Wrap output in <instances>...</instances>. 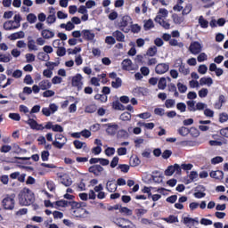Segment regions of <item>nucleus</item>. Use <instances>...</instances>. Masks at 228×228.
Returning a JSON list of instances; mask_svg holds the SVG:
<instances>
[{
  "instance_id": "nucleus-1",
  "label": "nucleus",
  "mask_w": 228,
  "mask_h": 228,
  "mask_svg": "<svg viewBox=\"0 0 228 228\" xmlns=\"http://www.w3.org/2000/svg\"><path fill=\"white\" fill-rule=\"evenodd\" d=\"M35 202V193L28 188H24L19 193V203L20 206H31Z\"/></svg>"
},
{
  "instance_id": "nucleus-2",
  "label": "nucleus",
  "mask_w": 228,
  "mask_h": 228,
  "mask_svg": "<svg viewBox=\"0 0 228 228\" xmlns=\"http://www.w3.org/2000/svg\"><path fill=\"white\" fill-rule=\"evenodd\" d=\"M2 207L6 211H13L15 209V198L13 196H7L2 200Z\"/></svg>"
},
{
  "instance_id": "nucleus-3",
  "label": "nucleus",
  "mask_w": 228,
  "mask_h": 228,
  "mask_svg": "<svg viewBox=\"0 0 228 228\" xmlns=\"http://www.w3.org/2000/svg\"><path fill=\"white\" fill-rule=\"evenodd\" d=\"M71 86L77 88V92H81V90H83V76L77 73L76 76L72 77Z\"/></svg>"
},
{
  "instance_id": "nucleus-4",
  "label": "nucleus",
  "mask_w": 228,
  "mask_h": 228,
  "mask_svg": "<svg viewBox=\"0 0 228 228\" xmlns=\"http://www.w3.org/2000/svg\"><path fill=\"white\" fill-rule=\"evenodd\" d=\"M132 19L129 15H125L122 17L120 22L118 23V28L123 33H129L131 31V28H126L131 22Z\"/></svg>"
},
{
  "instance_id": "nucleus-5",
  "label": "nucleus",
  "mask_w": 228,
  "mask_h": 228,
  "mask_svg": "<svg viewBox=\"0 0 228 228\" xmlns=\"http://www.w3.org/2000/svg\"><path fill=\"white\" fill-rule=\"evenodd\" d=\"M189 51L194 55L200 54L202 53V45L199 41H193L189 46Z\"/></svg>"
},
{
  "instance_id": "nucleus-6",
  "label": "nucleus",
  "mask_w": 228,
  "mask_h": 228,
  "mask_svg": "<svg viewBox=\"0 0 228 228\" xmlns=\"http://www.w3.org/2000/svg\"><path fill=\"white\" fill-rule=\"evenodd\" d=\"M170 69V64L168 62L165 63H159L155 67V72L156 74H159V76L163 74H167V71Z\"/></svg>"
},
{
  "instance_id": "nucleus-7",
  "label": "nucleus",
  "mask_w": 228,
  "mask_h": 228,
  "mask_svg": "<svg viewBox=\"0 0 228 228\" xmlns=\"http://www.w3.org/2000/svg\"><path fill=\"white\" fill-rule=\"evenodd\" d=\"M103 127H107L106 128V133L107 134H109V136H115L117 134V132L118 131V125L117 124H111V123H108V124H104Z\"/></svg>"
},
{
  "instance_id": "nucleus-8",
  "label": "nucleus",
  "mask_w": 228,
  "mask_h": 228,
  "mask_svg": "<svg viewBox=\"0 0 228 228\" xmlns=\"http://www.w3.org/2000/svg\"><path fill=\"white\" fill-rule=\"evenodd\" d=\"M88 172H90V174H94V175L99 176L104 172V167L99 164H94L89 167Z\"/></svg>"
},
{
  "instance_id": "nucleus-9",
  "label": "nucleus",
  "mask_w": 228,
  "mask_h": 228,
  "mask_svg": "<svg viewBox=\"0 0 228 228\" xmlns=\"http://www.w3.org/2000/svg\"><path fill=\"white\" fill-rule=\"evenodd\" d=\"M26 124H28L31 129H36V131H44V129H45V126L38 124V122L33 118H28Z\"/></svg>"
},
{
  "instance_id": "nucleus-10",
  "label": "nucleus",
  "mask_w": 228,
  "mask_h": 228,
  "mask_svg": "<svg viewBox=\"0 0 228 228\" xmlns=\"http://www.w3.org/2000/svg\"><path fill=\"white\" fill-rule=\"evenodd\" d=\"M45 129H52V131H53V133H63V126H61V125H53L52 121H48L45 126Z\"/></svg>"
},
{
  "instance_id": "nucleus-11",
  "label": "nucleus",
  "mask_w": 228,
  "mask_h": 228,
  "mask_svg": "<svg viewBox=\"0 0 228 228\" xmlns=\"http://www.w3.org/2000/svg\"><path fill=\"white\" fill-rule=\"evenodd\" d=\"M116 225L121 228H132L131 225H133V223H131V221H129L128 219L119 218L117 220Z\"/></svg>"
},
{
  "instance_id": "nucleus-12",
  "label": "nucleus",
  "mask_w": 228,
  "mask_h": 228,
  "mask_svg": "<svg viewBox=\"0 0 228 228\" xmlns=\"http://www.w3.org/2000/svg\"><path fill=\"white\" fill-rule=\"evenodd\" d=\"M121 68L122 70H126L128 72H131V70H134V68H133V61L130 59H125L121 62Z\"/></svg>"
},
{
  "instance_id": "nucleus-13",
  "label": "nucleus",
  "mask_w": 228,
  "mask_h": 228,
  "mask_svg": "<svg viewBox=\"0 0 228 228\" xmlns=\"http://www.w3.org/2000/svg\"><path fill=\"white\" fill-rule=\"evenodd\" d=\"M82 37L84 40H87V42H92L94 38H95V34L92 32L90 29L82 30Z\"/></svg>"
},
{
  "instance_id": "nucleus-14",
  "label": "nucleus",
  "mask_w": 228,
  "mask_h": 228,
  "mask_svg": "<svg viewBox=\"0 0 228 228\" xmlns=\"http://www.w3.org/2000/svg\"><path fill=\"white\" fill-rule=\"evenodd\" d=\"M154 20H155V22L159 24V26H162V28H164V29H170V23L168 21L163 20V18H161V16H159V15L156 16Z\"/></svg>"
},
{
  "instance_id": "nucleus-15",
  "label": "nucleus",
  "mask_w": 228,
  "mask_h": 228,
  "mask_svg": "<svg viewBox=\"0 0 228 228\" xmlns=\"http://www.w3.org/2000/svg\"><path fill=\"white\" fill-rule=\"evenodd\" d=\"M176 67H178V72H180V74H183V76H188V74H190V68H186V64L183 63V60H180V62Z\"/></svg>"
},
{
  "instance_id": "nucleus-16",
  "label": "nucleus",
  "mask_w": 228,
  "mask_h": 228,
  "mask_svg": "<svg viewBox=\"0 0 228 228\" xmlns=\"http://www.w3.org/2000/svg\"><path fill=\"white\" fill-rule=\"evenodd\" d=\"M209 175L212 179H216V181H222V179H224V171L222 170L211 171L209 173Z\"/></svg>"
},
{
  "instance_id": "nucleus-17",
  "label": "nucleus",
  "mask_w": 228,
  "mask_h": 228,
  "mask_svg": "<svg viewBox=\"0 0 228 228\" xmlns=\"http://www.w3.org/2000/svg\"><path fill=\"white\" fill-rule=\"evenodd\" d=\"M15 24V21L13 20H7L4 23V29L5 31H13V29H19Z\"/></svg>"
},
{
  "instance_id": "nucleus-18",
  "label": "nucleus",
  "mask_w": 228,
  "mask_h": 228,
  "mask_svg": "<svg viewBox=\"0 0 228 228\" xmlns=\"http://www.w3.org/2000/svg\"><path fill=\"white\" fill-rule=\"evenodd\" d=\"M24 37H26V34L24 33V31L20 30L19 32L11 34L8 37V38L9 40L15 41V40H19V38H24Z\"/></svg>"
},
{
  "instance_id": "nucleus-19",
  "label": "nucleus",
  "mask_w": 228,
  "mask_h": 228,
  "mask_svg": "<svg viewBox=\"0 0 228 228\" xmlns=\"http://www.w3.org/2000/svg\"><path fill=\"white\" fill-rule=\"evenodd\" d=\"M61 183L63 186L69 188V186H72V178L70 176L64 175L61 176Z\"/></svg>"
},
{
  "instance_id": "nucleus-20",
  "label": "nucleus",
  "mask_w": 228,
  "mask_h": 228,
  "mask_svg": "<svg viewBox=\"0 0 228 228\" xmlns=\"http://www.w3.org/2000/svg\"><path fill=\"white\" fill-rule=\"evenodd\" d=\"M112 35L116 38L117 42H125L126 40V36L120 30L114 31Z\"/></svg>"
},
{
  "instance_id": "nucleus-21",
  "label": "nucleus",
  "mask_w": 228,
  "mask_h": 228,
  "mask_svg": "<svg viewBox=\"0 0 228 228\" xmlns=\"http://www.w3.org/2000/svg\"><path fill=\"white\" fill-rule=\"evenodd\" d=\"M53 84L47 79H44L39 82V88H41V90H49V88H51Z\"/></svg>"
},
{
  "instance_id": "nucleus-22",
  "label": "nucleus",
  "mask_w": 228,
  "mask_h": 228,
  "mask_svg": "<svg viewBox=\"0 0 228 228\" xmlns=\"http://www.w3.org/2000/svg\"><path fill=\"white\" fill-rule=\"evenodd\" d=\"M225 102V96L224 94H220L218 97V101L215 103V109L216 110H221L222 106H224V103Z\"/></svg>"
},
{
  "instance_id": "nucleus-23",
  "label": "nucleus",
  "mask_w": 228,
  "mask_h": 228,
  "mask_svg": "<svg viewBox=\"0 0 228 228\" xmlns=\"http://www.w3.org/2000/svg\"><path fill=\"white\" fill-rule=\"evenodd\" d=\"M28 51H38V47L37 46L35 40L31 39V37H28Z\"/></svg>"
},
{
  "instance_id": "nucleus-24",
  "label": "nucleus",
  "mask_w": 228,
  "mask_h": 228,
  "mask_svg": "<svg viewBox=\"0 0 228 228\" xmlns=\"http://www.w3.org/2000/svg\"><path fill=\"white\" fill-rule=\"evenodd\" d=\"M41 36L43 38H45L46 40H49V38H53L54 37V32L51 31L49 29H43L41 32Z\"/></svg>"
},
{
  "instance_id": "nucleus-25",
  "label": "nucleus",
  "mask_w": 228,
  "mask_h": 228,
  "mask_svg": "<svg viewBox=\"0 0 228 228\" xmlns=\"http://www.w3.org/2000/svg\"><path fill=\"white\" fill-rule=\"evenodd\" d=\"M200 85L201 86H204V85H207L208 86H211V85H213V78H211V77H201L200 79Z\"/></svg>"
},
{
  "instance_id": "nucleus-26",
  "label": "nucleus",
  "mask_w": 228,
  "mask_h": 228,
  "mask_svg": "<svg viewBox=\"0 0 228 228\" xmlns=\"http://www.w3.org/2000/svg\"><path fill=\"white\" fill-rule=\"evenodd\" d=\"M162 220L164 222H167V224H175L179 222V219L177 218V216L174 215H170L168 217H163Z\"/></svg>"
},
{
  "instance_id": "nucleus-27",
  "label": "nucleus",
  "mask_w": 228,
  "mask_h": 228,
  "mask_svg": "<svg viewBox=\"0 0 228 228\" xmlns=\"http://www.w3.org/2000/svg\"><path fill=\"white\" fill-rule=\"evenodd\" d=\"M199 24H200V28H202L203 29H207V28H209V21H208V20L204 19V16H200Z\"/></svg>"
},
{
  "instance_id": "nucleus-28",
  "label": "nucleus",
  "mask_w": 228,
  "mask_h": 228,
  "mask_svg": "<svg viewBox=\"0 0 228 228\" xmlns=\"http://www.w3.org/2000/svg\"><path fill=\"white\" fill-rule=\"evenodd\" d=\"M117 138H123L124 140H127V138H129V132H127V130L120 129L118 131Z\"/></svg>"
},
{
  "instance_id": "nucleus-29",
  "label": "nucleus",
  "mask_w": 228,
  "mask_h": 228,
  "mask_svg": "<svg viewBox=\"0 0 228 228\" xmlns=\"http://www.w3.org/2000/svg\"><path fill=\"white\" fill-rule=\"evenodd\" d=\"M144 31H149V29H152V28H154V21L152 20V19H149L144 20Z\"/></svg>"
},
{
  "instance_id": "nucleus-30",
  "label": "nucleus",
  "mask_w": 228,
  "mask_h": 228,
  "mask_svg": "<svg viewBox=\"0 0 228 228\" xmlns=\"http://www.w3.org/2000/svg\"><path fill=\"white\" fill-rule=\"evenodd\" d=\"M177 133L180 134V136H188V134H190V128L186 126H181L177 129Z\"/></svg>"
},
{
  "instance_id": "nucleus-31",
  "label": "nucleus",
  "mask_w": 228,
  "mask_h": 228,
  "mask_svg": "<svg viewBox=\"0 0 228 228\" xmlns=\"http://www.w3.org/2000/svg\"><path fill=\"white\" fill-rule=\"evenodd\" d=\"M158 88L159 90H165V88H167V78L165 77L159 78L158 82Z\"/></svg>"
},
{
  "instance_id": "nucleus-32",
  "label": "nucleus",
  "mask_w": 228,
  "mask_h": 228,
  "mask_svg": "<svg viewBox=\"0 0 228 228\" xmlns=\"http://www.w3.org/2000/svg\"><path fill=\"white\" fill-rule=\"evenodd\" d=\"M142 163V160H140V158L138 156H134L130 158V165L131 167H138Z\"/></svg>"
},
{
  "instance_id": "nucleus-33",
  "label": "nucleus",
  "mask_w": 228,
  "mask_h": 228,
  "mask_svg": "<svg viewBox=\"0 0 228 228\" xmlns=\"http://www.w3.org/2000/svg\"><path fill=\"white\" fill-rule=\"evenodd\" d=\"M147 56H156L158 54V47L156 45L151 46L147 52H146Z\"/></svg>"
},
{
  "instance_id": "nucleus-34",
  "label": "nucleus",
  "mask_w": 228,
  "mask_h": 228,
  "mask_svg": "<svg viewBox=\"0 0 228 228\" xmlns=\"http://www.w3.org/2000/svg\"><path fill=\"white\" fill-rule=\"evenodd\" d=\"M168 92H173L175 97H179V92H177V87L175 86V84L171 83L167 86Z\"/></svg>"
},
{
  "instance_id": "nucleus-35",
  "label": "nucleus",
  "mask_w": 228,
  "mask_h": 228,
  "mask_svg": "<svg viewBox=\"0 0 228 228\" xmlns=\"http://www.w3.org/2000/svg\"><path fill=\"white\" fill-rule=\"evenodd\" d=\"M37 58L40 61H49L50 57L49 54L45 53V52H39L37 53Z\"/></svg>"
},
{
  "instance_id": "nucleus-36",
  "label": "nucleus",
  "mask_w": 228,
  "mask_h": 228,
  "mask_svg": "<svg viewBox=\"0 0 228 228\" xmlns=\"http://www.w3.org/2000/svg\"><path fill=\"white\" fill-rule=\"evenodd\" d=\"M172 19L175 24H183V22H184V18L183 16H178L175 13L172 15Z\"/></svg>"
},
{
  "instance_id": "nucleus-37",
  "label": "nucleus",
  "mask_w": 228,
  "mask_h": 228,
  "mask_svg": "<svg viewBox=\"0 0 228 228\" xmlns=\"http://www.w3.org/2000/svg\"><path fill=\"white\" fill-rule=\"evenodd\" d=\"M112 108L113 110H118L120 111H124V105L120 103L118 100H116L115 102H112Z\"/></svg>"
},
{
  "instance_id": "nucleus-38",
  "label": "nucleus",
  "mask_w": 228,
  "mask_h": 228,
  "mask_svg": "<svg viewBox=\"0 0 228 228\" xmlns=\"http://www.w3.org/2000/svg\"><path fill=\"white\" fill-rule=\"evenodd\" d=\"M189 134H191L192 138H198V136L200 135V132L199 131V129H197V127L192 126L189 129Z\"/></svg>"
},
{
  "instance_id": "nucleus-39",
  "label": "nucleus",
  "mask_w": 228,
  "mask_h": 228,
  "mask_svg": "<svg viewBox=\"0 0 228 228\" xmlns=\"http://www.w3.org/2000/svg\"><path fill=\"white\" fill-rule=\"evenodd\" d=\"M111 86L112 88H120L122 86V78L121 77H117L115 81L111 82Z\"/></svg>"
},
{
  "instance_id": "nucleus-40",
  "label": "nucleus",
  "mask_w": 228,
  "mask_h": 228,
  "mask_svg": "<svg viewBox=\"0 0 228 228\" xmlns=\"http://www.w3.org/2000/svg\"><path fill=\"white\" fill-rule=\"evenodd\" d=\"M129 168L130 167L127 164H119L117 167V169L123 172V174H127V172H129Z\"/></svg>"
},
{
  "instance_id": "nucleus-41",
  "label": "nucleus",
  "mask_w": 228,
  "mask_h": 228,
  "mask_svg": "<svg viewBox=\"0 0 228 228\" xmlns=\"http://www.w3.org/2000/svg\"><path fill=\"white\" fill-rule=\"evenodd\" d=\"M186 104L188 111H197V109L195 107V101H187Z\"/></svg>"
},
{
  "instance_id": "nucleus-42",
  "label": "nucleus",
  "mask_w": 228,
  "mask_h": 228,
  "mask_svg": "<svg viewBox=\"0 0 228 228\" xmlns=\"http://www.w3.org/2000/svg\"><path fill=\"white\" fill-rule=\"evenodd\" d=\"M12 61V56L10 54L4 55L0 53V62L2 63H9Z\"/></svg>"
},
{
  "instance_id": "nucleus-43",
  "label": "nucleus",
  "mask_w": 228,
  "mask_h": 228,
  "mask_svg": "<svg viewBox=\"0 0 228 228\" xmlns=\"http://www.w3.org/2000/svg\"><path fill=\"white\" fill-rule=\"evenodd\" d=\"M97 111V105L90 104L86 107V113H95Z\"/></svg>"
},
{
  "instance_id": "nucleus-44",
  "label": "nucleus",
  "mask_w": 228,
  "mask_h": 228,
  "mask_svg": "<svg viewBox=\"0 0 228 228\" xmlns=\"http://www.w3.org/2000/svg\"><path fill=\"white\" fill-rule=\"evenodd\" d=\"M183 224L185 225H188V224H191L192 225H195V224H199V220L193 219L191 217H184L183 218Z\"/></svg>"
},
{
  "instance_id": "nucleus-45",
  "label": "nucleus",
  "mask_w": 228,
  "mask_h": 228,
  "mask_svg": "<svg viewBox=\"0 0 228 228\" xmlns=\"http://www.w3.org/2000/svg\"><path fill=\"white\" fill-rule=\"evenodd\" d=\"M178 91L180 92V94H186L187 90H188V86H184L183 83L178 82L176 85Z\"/></svg>"
},
{
  "instance_id": "nucleus-46",
  "label": "nucleus",
  "mask_w": 228,
  "mask_h": 228,
  "mask_svg": "<svg viewBox=\"0 0 228 228\" xmlns=\"http://www.w3.org/2000/svg\"><path fill=\"white\" fill-rule=\"evenodd\" d=\"M55 206H58V208H69V201L65 200H60L55 202Z\"/></svg>"
},
{
  "instance_id": "nucleus-47",
  "label": "nucleus",
  "mask_w": 228,
  "mask_h": 228,
  "mask_svg": "<svg viewBox=\"0 0 228 228\" xmlns=\"http://www.w3.org/2000/svg\"><path fill=\"white\" fill-rule=\"evenodd\" d=\"M120 120H123V122H127L129 120H131V113L129 112H123L120 117H119Z\"/></svg>"
},
{
  "instance_id": "nucleus-48",
  "label": "nucleus",
  "mask_w": 228,
  "mask_h": 228,
  "mask_svg": "<svg viewBox=\"0 0 228 228\" xmlns=\"http://www.w3.org/2000/svg\"><path fill=\"white\" fill-rule=\"evenodd\" d=\"M169 45H172L173 47H184V44H183V42L178 43L177 39H170Z\"/></svg>"
},
{
  "instance_id": "nucleus-49",
  "label": "nucleus",
  "mask_w": 228,
  "mask_h": 228,
  "mask_svg": "<svg viewBox=\"0 0 228 228\" xmlns=\"http://www.w3.org/2000/svg\"><path fill=\"white\" fill-rule=\"evenodd\" d=\"M138 126H140V127H145L146 129H152L155 125L154 123H143L142 121H139Z\"/></svg>"
},
{
  "instance_id": "nucleus-50",
  "label": "nucleus",
  "mask_w": 228,
  "mask_h": 228,
  "mask_svg": "<svg viewBox=\"0 0 228 228\" xmlns=\"http://www.w3.org/2000/svg\"><path fill=\"white\" fill-rule=\"evenodd\" d=\"M165 106L167 109L174 108V106H175V100L167 99L166 102H165Z\"/></svg>"
},
{
  "instance_id": "nucleus-51",
  "label": "nucleus",
  "mask_w": 228,
  "mask_h": 228,
  "mask_svg": "<svg viewBox=\"0 0 228 228\" xmlns=\"http://www.w3.org/2000/svg\"><path fill=\"white\" fill-rule=\"evenodd\" d=\"M56 53H57V56H60V57L65 56L67 54V49H65V47L63 46H59L57 48Z\"/></svg>"
},
{
  "instance_id": "nucleus-52",
  "label": "nucleus",
  "mask_w": 228,
  "mask_h": 228,
  "mask_svg": "<svg viewBox=\"0 0 228 228\" xmlns=\"http://www.w3.org/2000/svg\"><path fill=\"white\" fill-rule=\"evenodd\" d=\"M27 20L29 24H35V22H37V15H35V13H29L27 16Z\"/></svg>"
},
{
  "instance_id": "nucleus-53",
  "label": "nucleus",
  "mask_w": 228,
  "mask_h": 228,
  "mask_svg": "<svg viewBox=\"0 0 228 228\" xmlns=\"http://www.w3.org/2000/svg\"><path fill=\"white\" fill-rule=\"evenodd\" d=\"M218 163H224V158L221 156L215 157L211 159L212 165H218Z\"/></svg>"
},
{
  "instance_id": "nucleus-54",
  "label": "nucleus",
  "mask_w": 228,
  "mask_h": 228,
  "mask_svg": "<svg viewBox=\"0 0 228 228\" xmlns=\"http://www.w3.org/2000/svg\"><path fill=\"white\" fill-rule=\"evenodd\" d=\"M176 110H178V111H181V113H184V111H186V103L178 102L176 104Z\"/></svg>"
},
{
  "instance_id": "nucleus-55",
  "label": "nucleus",
  "mask_w": 228,
  "mask_h": 228,
  "mask_svg": "<svg viewBox=\"0 0 228 228\" xmlns=\"http://www.w3.org/2000/svg\"><path fill=\"white\" fill-rule=\"evenodd\" d=\"M192 6L191 4H188L187 5H185V7L183 9L182 12V15H188V13H190L192 10Z\"/></svg>"
},
{
  "instance_id": "nucleus-56",
  "label": "nucleus",
  "mask_w": 228,
  "mask_h": 228,
  "mask_svg": "<svg viewBox=\"0 0 228 228\" xmlns=\"http://www.w3.org/2000/svg\"><path fill=\"white\" fill-rule=\"evenodd\" d=\"M49 156H51V154L49 153V151H43L41 152L42 161H49Z\"/></svg>"
},
{
  "instance_id": "nucleus-57",
  "label": "nucleus",
  "mask_w": 228,
  "mask_h": 228,
  "mask_svg": "<svg viewBox=\"0 0 228 228\" xmlns=\"http://www.w3.org/2000/svg\"><path fill=\"white\" fill-rule=\"evenodd\" d=\"M46 22L47 24H54V22H56V15L54 14V12L48 15V17L46 18Z\"/></svg>"
},
{
  "instance_id": "nucleus-58",
  "label": "nucleus",
  "mask_w": 228,
  "mask_h": 228,
  "mask_svg": "<svg viewBox=\"0 0 228 228\" xmlns=\"http://www.w3.org/2000/svg\"><path fill=\"white\" fill-rule=\"evenodd\" d=\"M107 190L110 193H115V191H117V184L116 183H107Z\"/></svg>"
},
{
  "instance_id": "nucleus-59",
  "label": "nucleus",
  "mask_w": 228,
  "mask_h": 228,
  "mask_svg": "<svg viewBox=\"0 0 228 228\" xmlns=\"http://www.w3.org/2000/svg\"><path fill=\"white\" fill-rule=\"evenodd\" d=\"M147 213V209L145 208H136L135 209V215L138 218H140V216H143V215H146Z\"/></svg>"
},
{
  "instance_id": "nucleus-60",
  "label": "nucleus",
  "mask_w": 228,
  "mask_h": 228,
  "mask_svg": "<svg viewBox=\"0 0 228 228\" xmlns=\"http://www.w3.org/2000/svg\"><path fill=\"white\" fill-rule=\"evenodd\" d=\"M130 29L132 33H140V31H142V27H140L138 24H134L131 25Z\"/></svg>"
},
{
  "instance_id": "nucleus-61",
  "label": "nucleus",
  "mask_w": 228,
  "mask_h": 228,
  "mask_svg": "<svg viewBox=\"0 0 228 228\" xmlns=\"http://www.w3.org/2000/svg\"><path fill=\"white\" fill-rule=\"evenodd\" d=\"M10 151H12V146H11V145L4 144V145H2V147L0 148V152H3V153H4V154L10 152Z\"/></svg>"
},
{
  "instance_id": "nucleus-62",
  "label": "nucleus",
  "mask_w": 228,
  "mask_h": 228,
  "mask_svg": "<svg viewBox=\"0 0 228 228\" xmlns=\"http://www.w3.org/2000/svg\"><path fill=\"white\" fill-rule=\"evenodd\" d=\"M73 145L77 149H83V145H86V142H81L79 140H75L73 142Z\"/></svg>"
},
{
  "instance_id": "nucleus-63",
  "label": "nucleus",
  "mask_w": 228,
  "mask_h": 228,
  "mask_svg": "<svg viewBox=\"0 0 228 228\" xmlns=\"http://www.w3.org/2000/svg\"><path fill=\"white\" fill-rule=\"evenodd\" d=\"M14 20L13 22H15V26L19 28H20V20H22V18L20 17V14H16L14 17H13Z\"/></svg>"
},
{
  "instance_id": "nucleus-64",
  "label": "nucleus",
  "mask_w": 228,
  "mask_h": 228,
  "mask_svg": "<svg viewBox=\"0 0 228 228\" xmlns=\"http://www.w3.org/2000/svg\"><path fill=\"white\" fill-rule=\"evenodd\" d=\"M105 154H106V156H108V157L113 156V154H115V148H113V147H108V148L105 150Z\"/></svg>"
}]
</instances>
